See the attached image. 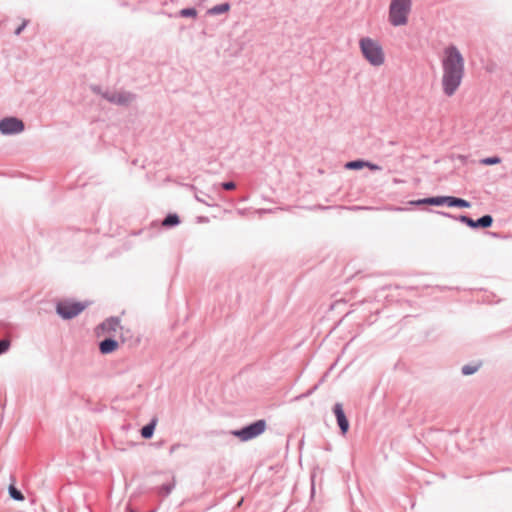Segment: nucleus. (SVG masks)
Instances as JSON below:
<instances>
[{"label":"nucleus","instance_id":"f257e3e1","mask_svg":"<svg viewBox=\"0 0 512 512\" xmlns=\"http://www.w3.org/2000/svg\"><path fill=\"white\" fill-rule=\"evenodd\" d=\"M442 88L447 96L455 94L465 72V61L460 50L454 46H448L444 49L442 57Z\"/></svg>","mask_w":512,"mask_h":512},{"label":"nucleus","instance_id":"f03ea898","mask_svg":"<svg viewBox=\"0 0 512 512\" xmlns=\"http://www.w3.org/2000/svg\"><path fill=\"white\" fill-rule=\"evenodd\" d=\"M360 51L364 59L372 66L379 67L385 62V53L379 41L370 37L359 40Z\"/></svg>","mask_w":512,"mask_h":512},{"label":"nucleus","instance_id":"7ed1b4c3","mask_svg":"<svg viewBox=\"0 0 512 512\" xmlns=\"http://www.w3.org/2000/svg\"><path fill=\"white\" fill-rule=\"evenodd\" d=\"M412 10V0H391L388 10L389 23L394 27L404 26Z\"/></svg>","mask_w":512,"mask_h":512},{"label":"nucleus","instance_id":"20e7f679","mask_svg":"<svg viewBox=\"0 0 512 512\" xmlns=\"http://www.w3.org/2000/svg\"><path fill=\"white\" fill-rule=\"evenodd\" d=\"M266 429L265 420H257L256 422L247 425L239 430L232 431V435L239 438L241 441H249L264 433Z\"/></svg>","mask_w":512,"mask_h":512},{"label":"nucleus","instance_id":"39448f33","mask_svg":"<svg viewBox=\"0 0 512 512\" xmlns=\"http://www.w3.org/2000/svg\"><path fill=\"white\" fill-rule=\"evenodd\" d=\"M87 305L75 301H62L57 304L56 311L64 319H71L80 314Z\"/></svg>","mask_w":512,"mask_h":512},{"label":"nucleus","instance_id":"423d86ee","mask_svg":"<svg viewBox=\"0 0 512 512\" xmlns=\"http://www.w3.org/2000/svg\"><path fill=\"white\" fill-rule=\"evenodd\" d=\"M23 130V122L15 117L4 118L0 121V131L2 134H16Z\"/></svg>","mask_w":512,"mask_h":512},{"label":"nucleus","instance_id":"0eeeda50","mask_svg":"<svg viewBox=\"0 0 512 512\" xmlns=\"http://www.w3.org/2000/svg\"><path fill=\"white\" fill-rule=\"evenodd\" d=\"M459 219L462 223L466 224L467 226H469L471 228H478V227L488 228L493 223V218L490 215H484L481 218H479L478 220H473V219L469 218L468 216L462 215V216H460Z\"/></svg>","mask_w":512,"mask_h":512},{"label":"nucleus","instance_id":"6e6552de","mask_svg":"<svg viewBox=\"0 0 512 512\" xmlns=\"http://www.w3.org/2000/svg\"><path fill=\"white\" fill-rule=\"evenodd\" d=\"M120 328V323L117 319L111 318L103 322L97 328V334L101 335H110L112 332H116Z\"/></svg>","mask_w":512,"mask_h":512},{"label":"nucleus","instance_id":"1a4fd4ad","mask_svg":"<svg viewBox=\"0 0 512 512\" xmlns=\"http://www.w3.org/2000/svg\"><path fill=\"white\" fill-rule=\"evenodd\" d=\"M334 414L337 419V423L339 425V428L343 434H345L348 431L349 428V422L345 416V413L343 411L342 404L337 403L334 406Z\"/></svg>","mask_w":512,"mask_h":512},{"label":"nucleus","instance_id":"9d476101","mask_svg":"<svg viewBox=\"0 0 512 512\" xmlns=\"http://www.w3.org/2000/svg\"><path fill=\"white\" fill-rule=\"evenodd\" d=\"M118 347H119L118 342L113 340L112 338H106L99 345V349L102 354L112 353V352L116 351L118 349Z\"/></svg>","mask_w":512,"mask_h":512},{"label":"nucleus","instance_id":"9b49d317","mask_svg":"<svg viewBox=\"0 0 512 512\" xmlns=\"http://www.w3.org/2000/svg\"><path fill=\"white\" fill-rule=\"evenodd\" d=\"M449 200H450V196H439V197L425 198V202H427L428 205H436V206H440L443 204H447L449 206Z\"/></svg>","mask_w":512,"mask_h":512},{"label":"nucleus","instance_id":"f8f14e48","mask_svg":"<svg viewBox=\"0 0 512 512\" xmlns=\"http://www.w3.org/2000/svg\"><path fill=\"white\" fill-rule=\"evenodd\" d=\"M230 10V4L229 3H222L216 6H213L208 10V14L210 15H219L226 13Z\"/></svg>","mask_w":512,"mask_h":512},{"label":"nucleus","instance_id":"ddd939ff","mask_svg":"<svg viewBox=\"0 0 512 512\" xmlns=\"http://www.w3.org/2000/svg\"><path fill=\"white\" fill-rule=\"evenodd\" d=\"M155 426H156V420L153 419L149 424H147L146 426H144L141 429L142 437L145 439L151 438L154 434Z\"/></svg>","mask_w":512,"mask_h":512},{"label":"nucleus","instance_id":"4468645a","mask_svg":"<svg viewBox=\"0 0 512 512\" xmlns=\"http://www.w3.org/2000/svg\"><path fill=\"white\" fill-rule=\"evenodd\" d=\"M449 206L450 207L469 208L471 206V204H470V202H468L464 199L450 196Z\"/></svg>","mask_w":512,"mask_h":512},{"label":"nucleus","instance_id":"2eb2a0df","mask_svg":"<svg viewBox=\"0 0 512 512\" xmlns=\"http://www.w3.org/2000/svg\"><path fill=\"white\" fill-rule=\"evenodd\" d=\"M367 165V161L364 160H355L350 161L345 164V168L349 170H359L365 167Z\"/></svg>","mask_w":512,"mask_h":512},{"label":"nucleus","instance_id":"dca6fc26","mask_svg":"<svg viewBox=\"0 0 512 512\" xmlns=\"http://www.w3.org/2000/svg\"><path fill=\"white\" fill-rule=\"evenodd\" d=\"M180 222L179 217L176 214H169L162 222L163 226L171 227L178 225Z\"/></svg>","mask_w":512,"mask_h":512},{"label":"nucleus","instance_id":"f3484780","mask_svg":"<svg viewBox=\"0 0 512 512\" xmlns=\"http://www.w3.org/2000/svg\"><path fill=\"white\" fill-rule=\"evenodd\" d=\"M8 491H9L10 497L13 498L14 500H16V501L24 500L23 494L14 485L11 484L8 488Z\"/></svg>","mask_w":512,"mask_h":512},{"label":"nucleus","instance_id":"a211bd4d","mask_svg":"<svg viewBox=\"0 0 512 512\" xmlns=\"http://www.w3.org/2000/svg\"><path fill=\"white\" fill-rule=\"evenodd\" d=\"M501 163V158L498 156L486 157L480 160V164L490 166Z\"/></svg>","mask_w":512,"mask_h":512},{"label":"nucleus","instance_id":"6ab92c4d","mask_svg":"<svg viewBox=\"0 0 512 512\" xmlns=\"http://www.w3.org/2000/svg\"><path fill=\"white\" fill-rule=\"evenodd\" d=\"M478 369H479L478 365H464L461 368V372L463 375L469 376V375H473L474 373H476L478 371Z\"/></svg>","mask_w":512,"mask_h":512},{"label":"nucleus","instance_id":"aec40b11","mask_svg":"<svg viewBox=\"0 0 512 512\" xmlns=\"http://www.w3.org/2000/svg\"><path fill=\"white\" fill-rule=\"evenodd\" d=\"M181 17L195 18L197 16V10L195 8H184L179 11Z\"/></svg>","mask_w":512,"mask_h":512},{"label":"nucleus","instance_id":"412c9836","mask_svg":"<svg viewBox=\"0 0 512 512\" xmlns=\"http://www.w3.org/2000/svg\"><path fill=\"white\" fill-rule=\"evenodd\" d=\"M174 486H175L174 481H172V482H170V483H168V484H164V485H162V487H161V493H162L163 495H168V494H170V493H171V491L173 490Z\"/></svg>","mask_w":512,"mask_h":512},{"label":"nucleus","instance_id":"4be33fe9","mask_svg":"<svg viewBox=\"0 0 512 512\" xmlns=\"http://www.w3.org/2000/svg\"><path fill=\"white\" fill-rule=\"evenodd\" d=\"M9 341L8 340H1L0 341V354L5 352L9 347Z\"/></svg>","mask_w":512,"mask_h":512},{"label":"nucleus","instance_id":"5701e85b","mask_svg":"<svg viewBox=\"0 0 512 512\" xmlns=\"http://www.w3.org/2000/svg\"><path fill=\"white\" fill-rule=\"evenodd\" d=\"M222 187L226 190H232L236 187L235 183L234 182H224L222 183Z\"/></svg>","mask_w":512,"mask_h":512},{"label":"nucleus","instance_id":"b1692460","mask_svg":"<svg viewBox=\"0 0 512 512\" xmlns=\"http://www.w3.org/2000/svg\"><path fill=\"white\" fill-rule=\"evenodd\" d=\"M365 167H367V168H369L370 170H373V171L381 170V167L379 165H376V164L368 162V161H367V165H365Z\"/></svg>","mask_w":512,"mask_h":512},{"label":"nucleus","instance_id":"393cba45","mask_svg":"<svg viewBox=\"0 0 512 512\" xmlns=\"http://www.w3.org/2000/svg\"><path fill=\"white\" fill-rule=\"evenodd\" d=\"M110 101L112 102H116V103H123L124 102V98L122 96H111L108 98Z\"/></svg>","mask_w":512,"mask_h":512},{"label":"nucleus","instance_id":"a878e982","mask_svg":"<svg viewBox=\"0 0 512 512\" xmlns=\"http://www.w3.org/2000/svg\"><path fill=\"white\" fill-rule=\"evenodd\" d=\"M26 26V22H23L21 26H19L16 31H15V34L16 35H19L21 33V31L25 28Z\"/></svg>","mask_w":512,"mask_h":512},{"label":"nucleus","instance_id":"bb28decb","mask_svg":"<svg viewBox=\"0 0 512 512\" xmlns=\"http://www.w3.org/2000/svg\"><path fill=\"white\" fill-rule=\"evenodd\" d=\"M196 200L198 202H201V203H204V204H207V205H211L208 201H206L205 199H203L202 197H200L199 195H196Z\"/></svg>","mask_w":512,"mask_h":512},{"label":"nucleus","instance_id":"cd10ccee","mask_svg":"<svg viewBox=\"0 0 512 512\" xmlns=\"http://www.w3.org/2000/svg\"><path fill=\"white\" fill-rule=\"evenodd\" d=\"M415 204L417 205H421V204H427V202H425V198L424 199H421V200H418L416 202H414Z\"/></svg>","mask_w":512,"mask_h":512},{"label":"nucleus","instance_id":"c85d7f7f","mask_svg":"<svg viewBox=\"0 0 512 512\" xmlns=\"http://www.w3.org/2000/svg\"><path fill=\"white\" fill-rule=\"evenodd\" d=\"M237 212H238V214H240V215H243V214H244V210H241V209H239Z\"/></svg>","mask_w":512,"mask_h":512}]
</instances>
